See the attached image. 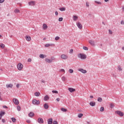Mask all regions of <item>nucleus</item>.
Wrapping results in <instances>:
<instances>
[{
  "mask_svg": "<svg viewBox=\"0 0 124 124\" xmlns=\"http://www.w3.org/2000/svg\"><path fill=\"white\" fill-rule=\"evenodd\" d=\"M49 46H55V45L54 44H47L45 46V47H49Z\"/></svg>",
  "mask_w": 124,
  "mask_h": 124,
  "instance_id": "obj_18",
  "label": "nucleus"
},
{
  "mask_svg": "<svg viewBox=\"0 0 124 124\" xmlns=\"http://www.w3.org/2000/svg\"><path fill=\"white\" fill-rule=\"evenodd\" d=\"M55 15H56V16H58V15H59V13H58L57 11H56V12H55Z\"/></svg>",
  "mask_w": 124,
  "mask_h": 124,
  "instance_id": "obj_52",
  "label": "nucleus"
},
{
  "mask_svg": "<svg viewBox=\"0 0 124 124\" xmlns=\"http://www.w3.org/2000/svg\"><path fill=\"white\" fill-rule=\"evenodd\" d=\"M50 60L51 62H53V61H55V60H56V58H55V57L54 56H52L51 57Z\"/></svg>",
  "mask_w": 124,
  "mask_h": 124,
  "instance_id": "obj_31",
  "label": "nucleus"
},
{
  "mask_svg": "<svg viewBox=\"0 0 124 124\" xmlns=\"http://www.w3.org/2000/svg\"><path fill=\"white\" fill-rule=\"evenodd\" d=\"M122 10H123V11H124V6H123V7H122Z\"/></svg>",
  "mask_w": 124,
  "mask_h": 124,
  "instance_id": "obj_63",
  "label": "nucleus"
},
{
  "mask_svg": "<svg viewBox=\"0 0 124 124\" xmlns=\"http://www.w3.org/2000/svg\"><path fill=\"white\" fill-rule=\"evenodd\" d=\"M61 110L62 111V112H66L67 111V109L64 108H62Z\"/></svg>",
  "mask_w": 124,
  "mask_h": 124,
  "instance_id": "obj_34",
  "label": "nucleus"
},
{
  "mask_svg": "<svg viewBox=\"0 0 124 124\" xmlns=\"http://www.w3.org/2000/svg\"><path fill=\"white\" fill-rule=\"evenodd\" d=\"M32 103L34 105H39L40 104V101L36 99H33L32 101Z\"/></svg>",
  "mask_w": 124,
  "mask_h": 124,
  "instance_id": "obj_2",
  "label": "nucleus"
},
{
  "mask_svg": "<svg viewBox=\"0 0 124 124\" xmlns=\"http://www.w3.org/2000/svg\"><path fill=\"white\" fill-rule=\"evenodd\" d=\"M2 123H5V120L2 119Z\"/></svg>",
  "mask_w": 124,
  "mask_h": 124,
  "instance_id": "obj_59",
  "label": "nucleus"
},
{
  "mask_svg": "<svg viewBox=\"0 0 124 124\" xmlns=\"http://www.w3.org/2000/svg\"><path fill=\"white\" fill-rule=\"evenodd\" d=\"M110 108L112 109V108H114V105L113 104H110Z\"/></svg>",
  "mask_w": 124,
  "mask_h": 124,
  "instance_id": "obj_41",
  "label": "nucleus"
},
{
  "mask_svg": "<svg viewBox=\"0 0 124 124\" xmlns=\"http://www.w3.org/2000/svg\"><path fill=\"white\" fill-rule=\"evenodd\" d=\"M121 25H124V20H122V21H121Z\"/></svg>",
  "mask_w": 124,
  "mask_h": 124,
  "instance_id": "obj_51",
  "label": "nucleus"
},
{
  "mask_svg": "<svg viewBox=\"0 0 124 124\" xmlns=\"http://www.w3.org/2000/svg\"><path fill=\"white\" fill-rule=\"evenodd\" d=\"M115 113L116 114H117V115H119V116H120V117H124V113L121 111L117 110L115 112Z\"/></svg>",
  "mask_w": 124,
  "mask_h": 124,
  "instance_id": "obj_3",
  "label": "nucleus"
},
{
  "mask_svg": "<svg viewBox=\"0 0 124 124\" xmlns=\"http://www.w3.org/2000/svg\"><path fill=\"white\" fill-rule=\"evenodd\" d=\"M89 43H90V44L92 45V46H94V42L92 40H89Z\"/></svg>",
  "mask_w": 124,
  "mask_h": 124,
  "instance_id": "obj_15",
  "label": "nucleus"
},
{
  "mask_svg": "<svg viewBox=\"0 0 124 124\" xmlns=\"http://www.w3.org/2000/svg\"><path fill=\"white\" fill-rule=\"evenodd\" d=\"M13 101L16 105H18L19 104V101L16 98H14Z\"/></svg>",
  "mask_w": 124,
  "mask_h": 124,
  "instance_id": "obj_7",
  "label": "nucleus"
},
{
  "mask_svg": "<svg viewBox=\"0 0 124 124\" xmlns=\"http://www.w3.org/2000/svg\"><path fill=\"white\" fill-rule=\"evenodd\" d=\"M34 94H35V96H39V95H40V93L36 92L34 93Z\"/></svg>",
  "mask_w": 124,
  "mask_h": 124,
  "instance_id": "obj_26",
  "label": "nucleus"
},
{
  "mask_svg": "<svg viewBox=\"0 0 124 124\" xmlns=\"http://www.w3.org/2000/svg\"><path fill=\"white\" fill-rule=\"evenodd\" d=\"M17 110H18V111H21V107L17 106Z\"/></svg>",
  "mask_w": 124,
  "mask_h": 124,
  "instance_id": "obj_37",
  "label": "nucleus"
},
{
  "mask_svg": "<svg viewBox=\"0 0 124 124\" xmlns=\"http://www.w3.org/2000/svg\"><path fill=\"white\" fill-rule=\"evenodd\" d=\"M61 58L62 60H67V59H68V56L66 54H62L61 55Z\"/></svg>",
  "mask_w": 124,
  "mask_h": 124,
  "instance_id": "obj_4",
  "label": "nucleus"
},
{
  "mask_svg": "<svg viewBox=\"0 0 124 124\" xmlns=\"http://www.w3.org/2000/svg\"><path fill=\"white\" fill-rule=\"evenodd\" d=\"M6 88H12L13 87V84H7L6 85Z\"/></svg>",
  "mask_w": 124,
  "mask_h": 124,
  "instance_id": "obj_23",
  "label": "nucleus"
},
{
  "mask_svg": "<svg viewBox=\"0 0 124 124\" xmlns=\"http://www.w3.org/2000/svg\"><path fill=\"white\" fill-rule=\"evenodd\" d=\"M59 10H60V11H65V7L60 8Z\"/></svg>",
  "mask_w": 124,
  "mask_h": 124,
  "instance_id": "obj_27",
  "label": "nucleus"
},
{
  "mask_svg": "<svg viewBox=\"0 0 124 124\" xmlns=\"http://www.w3.org/2000/svg\"><path fill=\"white\" fill-rule=\"evenodd\" d=\"M62 80L63 81H65V77H62Z\"/></svg>",
  "mask_w": 124,
  "mask_h": 124,
  "instance_id": "obj_40",
  "label": "nucleus"
},
{
  "mask_svg": "<svg viewBox=\"0 0 124 124\" xmlns=\"http://www.w3.org/2000/svg\"><path fill=\"white\" fill-rule=\"evenodd\" d=\"M73 53V49H71L70 50L69 53L72 54Z\"/></svg>",
  "mask_w": 124,
  "mask_h": 124,
  "instance_id": "obj_44",
  "label": "nucleus"
},
{
  "mask_svg": "<svg viewBox=\"0 0 124 124\" xmlns=\"http://www.w3.org/2000/svg\"><path fill=\"white\" fill-rule=\"evenodd\" d=\"M83 50H85V51H88L89 50V48H88L87 46H83Z\"/></svg>",
  "mask_w": 124,
  "mask_h": 124,
  "instance_id": "obj_35",
  "label": "nucleus"
},
{
  "mask_svg": "<svg viewBox=\"0 0 124 124\" xmlns=\"http://www.w3.org/2000/svg\"><path fill=\"white\" fill-rule=\"evenodd\" d=\"M2 2H4V0H0V3H2Z\"/></svg>",
  "mask_w": 124,
  "mask_h": 124,
  "instance_id": "obj_49",
  "label": "nucleus"
},
{
  "mask_svg": "<svg viewBox=\"0 0 124 124\" xmlns=\"http://www.w3.org/2000/svg\"><path fill=\"white\" fill-rule=\"evenodd\" d=\"M39 58H40L41 59H44L45 58H46V55L44 54H40L39 55Z\"/></svg>",
  "mask_w": 124,
  "mask_h": 124,
  "instance_id": "obj_20",
  "label": "nucleus"
},
{
  "mask_svg": "<svg viewBox=\"0 0 124 124\" xmlns=\"http://www.w3.org/2000/svg\"><path fill=\"white\" fill-rule=\"evenodd\" d=\"M122 50H124V46L122 47Z\"/></svg>",
  "mask_w": 124,
  "mask_h": 124,
  "instance_id": "obj_64",
  "label": "nucleus"
},
{
  "mask_svg": "<svg viewBox=\"0 0 124 124\" xmlns=\"http://www.w3.org/2000/svg\"><path fill=\"white\" fill-rule=\"evenodd\" d=\"M0 93H1L0 92V100H2V98H1V96H0Z\"/></svg>",
  "mask_w": 124,
  "mask_h": 124,
  "instance_id": "obj_60",
  "label": "nucleus"
},
{
  "mask_svg": "<svg viewBox=\"0 0 124 124\" xmlns=\"http://www.w3.org/2000/svg\"><path fill=\"white\" fill-rule=\"evenodd\" d=\"M83 117V114L80 113L78 115V118H82Z\"/></svg>",
  "mask_w": 124,
  "mask_h": 124,
  "instance_id": "obj_38",
  "label": "nucleus"
},
{
  "mask_svg": "<svg viewBox=\"0 0 124 124\" xmlns=\"http://www.w3.org/2000/svg\"><path fill=\"white\" fill-rule=\"evenodd\" d=\"M48 99H49V96H48V95H46L44 98V100L45 101H47V100H48Z\"/></svg>",
  "mask_w": 124,
  "mask_h": 124,
  "instance_id": "obj_21",
  "label": "nucleus"
},
{
  "mask_svg": "<svg viewBox=\"0 0 124 124\" xmlns=\"http://www.w3.org/2000/svg\"><path fill=\"white\" fill-rule=\"evenodd\" d=\"M86 6L87 7H89V6H90V5L89 4V3L88 2H86Z\"/></svg>",
  "mask_w": 124,
  "mask_h": 124,
  "instance_id": "obj_53",
  "label": "nucleus"
},
{
  "mask_svg": "<svg viewBox=\"0 0 124 124\" xmlns=\"http://www.w3.org/2000/svg\"><path fill=\"white\" fill-rule=\"evenodd\" d=\"M17 68L18 70H22V69H23V64L19 63L17 64Z\"/></svg>",
  "mask_w": 124,
  "mask_h": 124,
  "instance_id": "obj_5",
  "label": "nucleus"
},
{
  "mask_svg": "<svg viewBox=\"0 0 124 124\" xmlns=\"http://www.w3.org/2000/svg\"><path fill=\"white\" fill-rule=\"evenodd\" d=\"M68 91H69L70 93H73L74 92H75L76 90L72 88H69Z\"/></svg>",
  "mask_w": 124,
  "mask_h": 124,
  "instance_id": "obj_16",
  "label": "nucleus"
},
{
  "mask_svg": "<svg viewBox=\"0 0 124 124\" xmlns=\"http://www.w3.org/2000/svg\"><path fill=\"white\" fill-rule=\"evenodd\" d=\"M95 3H97V4H101V2L100 1H95Z\"/></svg>",
  "mask_w": 124,
  "mask_h": 124,
  "instance_id": "obj_42",
  "label": "nucleus"
},
{
  "mask_svg": "<svg viewBox=\"0 0 124 124\" xmlns=\"http://www.w3.org/2000/svg\"><path fill=\"white\" fill-rule=\"evenodd\" d=\"M59 39H60V37L57 36L55 37V40H59Z\"/></svg>",
  "mask_w": 124,
  "mask_h": 124,
  "instance_id": "obj_46",
  "label": "nucleus"
},
{
  "mask_svg": "<svg viewBox=\"0 0 124 124\" xmlns=\"http://www.w3.org/2000/svg\"><path fill=\"white\" fill-rule=\"evenodd\" d=\"M38 122L39 124H43V123H44V121H43V119L42 118H39L38 119Z\"/></svg>",
  "mask_w": 124,
  "mask_h": 124,
  "instance_id": "obj_9",
  "label": "nucleus"
},
{
  "mask_svg": "<svg viewBox=\"0 0 124 124\" xmlns=\"http://www.w3.org/2000/svg\"><path fill=\"white\" fill-rule=\"evenodd\" d=\"M108 31H109V33L110 34H112V31L109 30Z\"/></svg>",
  "mask_w": 124,
  "mask_h": 124,
  "instance_id": "obj_54",
  "label": "nucleus"
},
{
  "mask_svg": "<svg viewBox=\"0 0 124 124\" xmlns=\"http://www.w3.org/2000/svg\"><path fill=\"white\" fill-rule=\"evenodd\" d=\"M41 82H42V83H45V80H43V79H42L41 80Z\"/></svg>",
  "mask_w": 124,
  "mask_h": 124,
  "instance_id": "obj_58",
  "label": "nucleus"
},
{
  "mask_svg": "<svg viewBox=\"0 0 124 124\" xmlns=\"http://www.w3.org/2000/svg\"><path fill=\"white\" fill-rule=\"evenodd\" d=\"M73 71H74L73 69H70L69 70V73L72 74L73 73Z\"/></svg>",
  "mask_w": 124,
  "mask_h": 124,
  "instance_id": "obj_36",
  "label": "nucleus"
},
{
  "mask_svg": "<svg viewBox=\"0 0 124 124\" xmlns=\"http://www.w3.org/2000/svg\"><path fill=\"white\" fill-rule=\"evenodd\" d=\"M11 120H12L13 123H15L16 122V119H15V118H14V117L12 118Z\"/></svg>",
  "mask_w": 124,
  "mask_h": 124,
  "instance_id": "obj_32",
  "label": "nucleus"
},
{
  "mask_svg": "<svg viewBox=\"0 0 124 124\" xmlns=\"http://www.w3.org/2000/svg\"><path fill=\"white\" fill-rule=\"evenodd\" d=\"M52 93H58V92L57 91H52Z\"/></svg>",
  "mask_w": 124,
  "mask_h": 124,
  "instance_id": "obj_45",
  "label": "nucleus"
},
{
  "mask_svg": "<svg viewBox=\"0 0 124 124\" xmlns=\"http://www.w3.org/2000/svg\"><path fill=\"white\" fill-rule=\"evenodd\" d=\"M118 70H119V71H122L123 69H122V67H121V66H119L118 67Z\"/></svg>",
  "mask_w": 124,
  "mask_h": 124,
  "instance_id": "obj_39",
  "label": "nucleus"
},
{
  "mask_svg": "<svg viewBox=\"0 0 124 124\" xmlns=\"http://www.w3.org/2000/svg\"><path fill=\"white\" fill-rule=\"evenodd\" d=\"M74 21H77V19H78V16H73Z\"/></svg>",
  "mask_w": 124,
  "mask_h": 124,
  "instance_id": "obj_25",
  "label": "nucleus"
},
{
  "mask_svg": "<svg viewBox=\"0 0 124 124\" xmlns=\"http://www.w3.org/2000/svg\"><path fill=\"white\" fill-rule=\"evenodd\" d=\"M77 25L78 26V29L79 30H81V29L83 28V26H82V24L80 22L77 23Z\"/></svg>",
  "mask_w": 124,
  "mask_h": 124,
  "instance_id": "obj_8",
  "label": "nucleus"
},
{
  "mask_svg": "<svg viewBox=\"0 0 124 124\" xmlns=\"http://www.w3.org/2000/svg\"><path fill=\"white\" fill-rule=\"evenodd\" d=\"M29 5L30 6H33L35 5V1H31L28 2Z\"/></svg>",
  "mask_w": 124,
  "mask_h": 124,
  "instance_id": "obj_6",
  "label": "nucleus"
},
{
  "mask_svg": "<svg viewBox=\"0 0 124 124\" xmlns=\"http://www.w3.org/2000/svg\"><path fill=\"white\" fill-rule=\"evenodd\" d=\"M26 39L27 41H31V38L30 36H26Z\"/></svg>",
  "mask_w": 124,
  "mask_h": 124,
  "instance_id": "obj_17",
  "label": "nucleus"
},
{
  "mask_svg": "<svg viewBox=\"0 0 124 124\" xmlns=\"http://www.w3.org/2000/svg\"><path fill=\"white\" fill-rule=\"evenodd\" d=\"M3 108H7V107L6 106H3Z\"/></svg>",
  "mask_w": 124,
  "mask_h": 124,
  "instance_id": "obj_61",
  "label": "nucleus"
},
{
  "mask_svg": "<svg viewBox=\"0 0 124 124\" xmlns=\"http://www.w3.org/2000/svg\"><path fill=\"white\" fill-rule=\"evenodd\" d=\"M19 87H20V84H19V83H17L16 84V88H19Z\"/></svg>",
  "mask_w": 124,
  "mask_h": 124,
  "instance_id": "obj_55",
  "label": "nucleus"
},
{
  "mask_svg": "<svg viewBox=\"0 0 124 124\" xmlns=\"http://www.w3.org/2000/svg\"><path fill=\"white\" fill-rule=\"evenodd\" d=\"M62 20H63L62 17H60V18H59V22H62Z\"/></svg>",
  "mask_w": 124,
  "mask_h": 124,
  "instance_id": "obj_43",
  "label": "nucleus"
},
{
  "mask_svg": "<svg viewBox=\"0 0 124 124\" xmlns=\"http://www.w3.org/2000/svg\"><path fill=\"white\" fill-rule=\"evenodd\" d=\"M28 62H31V58H29L28 60Z\"/></svg>",
  "mask_w": 124,
  "mask_h": 124,
  "instance_id": "obj_50",
  "label": "nucleus"
},
{
  "mask_svg": "<svg viewBox=\"0 0 124 124\" xmlns=\"http://www.w3.org/2000/svg\"><path fill=\"white\" fill-rule=\"evenodd\" d=\"M53 124H58V122L56 121H53Z\"/></svg>",
  "mask_w": 124,
  "mask_h": 124,
  "instance_id": "obj_47",
  "label": "nucleus"
},
{
  "mask_svg": "<svg viewBox=\"0 0 124 124\" xmlns=\"http://www.w3.org/2000/svg\"><path fill=\"white\" fill-rule=\"evenodd\" d=\"M78 58L81 59V60H86L87 59V55L85 54L80 53L78 55Z\"/></svg>",
  "mask_w": 124,
  "mask_h": 124,
  "instance_id": "obj_1",
  "label": "nucleus"
},
{
  "mask_svg": "<svg viewBox=\"0 0 124 124\" xmlns=\"http://www.w3.org/2000/svg\"><path fill=\"white\" fill-rule=\"evenodd\" d=\"M100 112H103L104 111V108L103 107H102L100 108Z\"/></svg>",
  "mask_w": 124,
  "mask_h": 124,
  "instance_id": "obj_33",
  "label": "nucleus"
},
{
  "mask_svg": "<svg viewBox=\"0 0 124 124\" xmlns=\"http://www.w3.org/2000/svg\"><path fill=\"white\" fill-rule=\"evenodd\" d=\"M45 62H47L48 63H51V62H52V60L48 58H46Z\"/></svg>",
  "mask_w": 124,
  "mask_h": 124,
  "instance_id": "obj_14",
  "label": "nucleus"
},
{
  "mask_svg": "<svg viewBox=\"0 0 124 124\" xmlns=\"http://www.w3.org/2000/svg\"><path fill=\"white\" fill-rule=\"evenodd\" d=\"M48 124H53V119L49 118L47 120Z\"/></svg>",
  "mask_w": 124,
  "mask_h": 124,
  "instance_id": "obj_10",
  "label": "nucleus"
},
{
  "mask_svg": "<svg viewBox=\"0 0 124 124\" xmlns=\"http://www.w3.org/2000/svg\"><path fill=\"white\" fill-rule=\"evenodd\" d=\"M89 104L90 106L93 107L95 105V102H93V101L90 102Z\"/></svg>",
  "mask_w": 124,
  "mask_h": 124,
  "instance_id": "obj_12",
  "label": "nucleus"
},
{
  "mask_svg": "<svg viewBox=\"0 0 124 124\" xmlns=\"http://www.w3.org/2000/svg\"><path fill=\"white\" fill-rule=\"evenodd\" d=\"M47 28H48V26H47V25H46V24H44L43 25V29L44 30H46Z\"/></svg>",
  "mask_w": 124,
  "mask_h": 124,
  "instance_id": "obj_24",
  "label": "nucleus"
},
{
  "mask_svg": "<svg viewBox=\"0 0 124 124\" xmlns=\"http://www.w3.org/2000/svg\"><path fill=\"white\" fill-rule=\"evenodd\" d=\"M26 122L28 124H31V120H27Z\"/></svg>",
  "mask_w": 124,
  "mask_h": 124,
  "instance_id": "obj_56",
  "label": "nucleus"
},
{
  "mask_svg": "<svg viewBox=\"0 0 124 124\" xmlns=\"http://www.w3.org/2000/svg\"><path fill=\"white\" fill-rule=\"evenodd\" d=\"M56 100H57V101H58V102L60 101V98H57L56 99Z\"/></svg>",
  "mask_w": 124,
  "mask_h": 124,
  "instance_id": "obj_57",
  "label": "nucleus"
},
{
  "mask_svg": "<svg viewBox=\"0 0 124 124\" xmlns=\"http://www.w3.org/2000/svg\"><path fill=\"white\" fill-rule=\"evenodd\" d=\"M44 107L45 109H48L49 108V106H48V104H47L46 103H45L44 105Z\"/></svg>",
  "mask_w": 124,
  "mask_h": 124,
  "instance_id": "obj_22",
  "label": "nucleus"
},
{
  "mask_svg": "<svg viewBox=\"0 0 124 124\" xmlns=\"http://www.w3.org/2000/svg\"><path fill=\"white\" fill-rule=\"evenodd\" d=\"M15 13H19L20 12V10L19 9H16L14 11Z\"/></svg>",
  "mask_w": 124,
  "mask_h": 124,
  "instance_id": "obj_30",
  "label": "nucleus"
},
{
  "mask_svg": "<svg viewBox=\"0 0 124 124\" xmlns=\"http://www.w3.org/2000/svg\"><path fill=\"white\" fill-rule=\"evenodd\" d=\"M29 116L30 118H32V117H33V116H34V113H33V112H31L29 114Z\"/></svg>",
  "mask_w": 124,
  "mask_h": 124,
  "instance_id": "obj_19",
  "label": "nucleus"
},
{
  "mask_svg": "<svg viewBox=\"0 0 124 124\" xmlns=\"http://www.w3.org/2000/svg\"><path fill=\"white\" fill-rule=\"evenodd\" d=\"M0 48H1L2 49H3V48H4V47H5V46L4 45V44H1L0 45Z\"/></svg>",
  "mask_w": 124,
  "mask_h": 124,
  "instance_id": "obj_29",
  "label": "nucleus"
},
{
  "mask_svg": "<svg viewBox=\"0 0 124 124\" xmlns=\"http://www.w3.org/2000/svg\"><path fill=\"white\" fill-rule=\"evenodd\" d=\"M90 98H93V96L91 95L90 96Z\"/></svg>",
  "mask_w": 124,
  "mask_h": 124,
  "instance_id": "obj_62",
  "label": "nucleus"
},
{
  "mask_svg": "<svg viewBox=\"0 0 124 124\" xmlns=\"http://www.w3.org/2000/svg\"><path fill=\"white\" fill-rule=\"evenodd\" d=\"M61 71H62V72H65V70H64V69H61Z\"/></svg>",
  "mask_w": 124,
  "mask_h": 124,
  "instance_id": "obj_48",
  "label": "nucleus"
},
{
  "mask_svg": "<svg viewBox=\"0 0 124 124\" xmlns=\"http://www.w3.org/2000/svg\"><path fill=\"white\" fill-rule=\"evenodd\" d=\"M78 71H80V72H81L82 73H83V74H85L87 72V70H84L83 69H79Z\"/></svg>",
  "mask_w": 124,
  "mask_h": 124,
  "instance_id": "obj_13",
  "label": "nucleus"
},
{
  "mask_svg": "<svg viewBox=\"0 0 124 124\" xmlns=\"http://www.w3.org/2000/svg\"><path fill=\"white\" fill-rule=\"evenodd\" d=\"M5 115V112L4 111H0V120H1V117L2 116H4Z\"/></svg>",
  "mask_w": 124,
  "mask_h": 124,
  "instance_id": "obj_11",
  "label": "nucleus"
},
{
  "mask_svg": "<svg viewBox=\"0 0 124 124\" xmlns=\"http://www.w3.org/2000/svg\"><path fill=\"white\" fill-rule=\"evenodd\" d=\"M97 101H98L99 102H102V98L98 97L97 99Z\"/></svg>",
  "mask_w": 124,
  "mask_h": 124,
  "instance_id": "obj_28",
  "label": "nucleus"
}]
</instances>
